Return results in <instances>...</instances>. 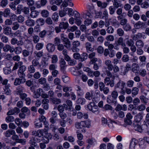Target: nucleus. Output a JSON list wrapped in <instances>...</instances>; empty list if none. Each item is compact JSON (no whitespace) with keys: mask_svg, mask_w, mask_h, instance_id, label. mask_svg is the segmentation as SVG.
Masks as SVG:
<instances>
[{"mask_svg":"<svg viewBox=\"0 0 149 149\" xmlns=\"http://www.w3.org/2000/svg\"><path fill=\"white\" fill-rule=\"evenodd\" d=\"M90 126V122L88 120L77 122L75 123V127L76 128L79 130L83 129L81 131L84 132H85L86 130L84 128L85 127L89 128Z\"/></svg>","mask_w":149,"mask_h":149,"instance_id":"1","label":"nucleus"},{"mask_svg":"<svg viewBox=\"0 0 149 149\" xmlns=\"http://www.w3.org/2000/svg\"><path fill=\"white\" fill-rule=\"evenodd\" d=\"M134 129L135 130L138 131L139 132H141L143 130L147 128L148 126L147 124H144L140 126L137 123H134Z\"/></svg>","mask_w":149,"mask_h":149,"instance_id":"2","label":"nucleus"},{"mask_svg":"<svg viewBox=\"0 0 149 149\" xmlns=\"http://www.w3.org/2000/svg\"><path fill=\"white\" fill-rule=\"evenodd\" d=\"M49 134L48 133L47 130L46 129L38 130L36 132V136L41 137H44L45 135L49 136Z\"/></svg>","mask_w":149,"mask_h":149,"instance_id":"3","label":"nucleus"},{"mask_svg":"<svg viewBox=\"0 0 149 149\" xmlns=\"http://www.w3.org/2000/svg\"><path fill=\"white\" fill-rule=\"evenodd\" d=\"M87 108L89 110L94 113L98 111V107L93 102H91L88 105Z\"/></svg>","mask_w":149,"mask_h":149,"instance_id":"4","label":"nucleus"},{"mask_svg":"<svg viewBox=\"0 0 149 149\" xmlns=\"http://www.w3.org/2000/svg\"><path fill=\"white\" fill-rule=\"evenodd\" d=\"M132 116L130 113H128L126 115V118L124 120L125 123L127 125H131L132 123L131 119H132Z\"/></svg>","mask_w":149,"mask_h":149,"instance_id":"5","label":"nucleus"},{"mask_svg":"<svg viewBox=\"0 0 149 149\" xmlns=\"http://www.w3.org/2000/svg\"><path fill=\"white\" fill-rule=\"evenodd\" d=\"M35 7H32L31 8V13L30 16L33 18H36L39 15V12L36 10H35Z\"/></svg>","mask_w":149,"mask_h":149,"instance_id":"6","label":"nucleus"},{"mask_svg":"<svg viewBox=\"0 0 149 149\" xmlns=\"http://www.w3.org/2000/svg\"><path fill=\"white\" fill-rule=\"evenodd\" d=\"M145 26V23L144 22L141 21H139L134 24V26L135 29H139L143 28Z\"/></svg>","mask_w":149,"mask_h":149,"instance_id":"7","label":"nucleus"},{"mask_svg":"<svg viewBox=\"0 0 149 149\" xmlns=\"http://www.w3.org/2000/svg\"><path fill=\"white\" fill-rule=\"evenodd\" d=\"M62 40L64 42V46L67 48H69L71 46V43L70 41L67 38L61 37Z\"/></svg>","mask_w":149,"mask_h":149,"instance_id":"8","label":"nucleus"},{"mask_svg":"<svg viewBox=\"0 0 149 149\" xmlns=\"http://www.w3.org/2000/svg\"><path fill=\"white\" fill-rule=\"evenodd\" d=\"M56 120V116H52L50 119V122L52 123L50 125V128L54 132H55L56 130V126L54 125V124L55 123Z\"/></svg>","mask_w":149,"mask_h":149,"instance_id":"9","label":"nucleus"},{"mask_svg":"<svg viewBox=\"0 0 149 149\" xmlns=\"http://www.w3.org/2000/svg\"><path fill=\"white\" fill-rule=\"evenodd\" d=\"M44 93V91L42 89L39 88L37 89L36 93L34 92L33 97L36 98H38Z\"/></svg>","mask_w":149,"mask_h":149,"instance_id":"10","label":"nucleus"},{"mask_svg":"<svg viewBox=\"0 0 149 149\" xmlns=\"http://www.w3.org/2000/svg\"><path fill=\"white\" fill-rule=\"evenodd\" d=\"M104 83L107 85H110V86L112 87L114 86V81L113 80H111L109 77H106L104 79Z\"/></svg>","mask_w":149,"mask_h":149,"instance_id":"11","label":"nucleus"},{"mask_svg":"<svg viewBox=\"0 0 149 149\" xmlns=\"http://www.w3.org/2000/svg\"><path fill=\"white\" fill-rule=\"evenodd\" d=\"M3 51L5 52H7L9 51L10 53L14 52V48L13 47H11L9 45H6L3 48Z\"/></svg>","mask_w":149,"mask_h":149,"instance_id":"12","label":"nucleus"},{"mask_svg":"<svg viewBox=\"0 0 149 149\" xmlns=\"http://www.w3.org/2000/svg\"><path fill=\"white\" fill-rule=\"evenodd\" d=\"M77 117L79 119H81L83 118L84 119H87L88 117V115L86 113H83L81 112L78 111L77 113Z\"/></svg>","mask_w":149,"mask_h":149,"instance_id":"13","label":"nucleus"},{"mask_svg":"<svg viewBox=\"0 0 149 149\" xmlns=\"http://www.w3.org/2000/svg\"><path fill=\"white\" fill-rule=\"evenodd\" d=\"M105 63L109 70L112 71L113 70V65L112 64L111 61L110 60H106L105 61Z\"/></svg>","mask_w":149,"mask_h":149,"instance_id":"14","label":"nucleus"},{"mask_svg":"<svg viewBox=\"0 0 149 149\" xmlns=\"http://www.w3.org/2000/svg\"><path fill=\"white\" fill-rule=\"evenodd\" d=\"M96 141L95 139L93 138H89L86 140V142L88 144L87 146V149H89L90 148V146L93 145L94 143Z\"/></svg>","mask_w":149,"mask_h":149,"instance_id":"15","label":"nucleus"},{"mask_svg":"<svg viewBox=\"0 0 149 149\" xmlns=\"http://www.w3.org/2000/svg\"><path fill=\"white\" fill-rule=\"evenodd\" d=\"M139 69V65L136 63H133L132 65V71L134 73H136Z\"/></svg>","mask_w":149,"mask_h":149,"instance_id":"16","label":"nucleus"},{"mask_svg":"<svg viewBox=\"0 0 149 149\" xmlns=\"http://www.w3.org/2000/svg\"><path fill=\"white\" fill-rule=\"evenodd\" d=\"M15 131L13 130H8L4 133L5 136L6 137H10L14 134H15Z\"/></svg>","mask_w":149,"mask_h":149,"instance_id":"17","label":"nucleus"},{"mask_svg":"<svg viewBox=\"0 0 149 149\" xmlns=\"http://www.w3.org/2000/svg\"><path fill=\"white\" fill-rule=\"evenodd\" d=\"M26 81V79L24 78L20 79L19 78H16L14 82V84L15 86H17L20 84L21 83H24Z\"/></svg>","mask_w":149,"mask_h":149,"instance_id":"18","label":"nucleus"},{"mask_svg":"<svg viewBox=\"0 0 149 149\" xmlns=\"http://www.w3.org/2000/svg\"><path fill=\"white\" fill-rule=\"evenodd\" d=\"M121 1H118L117 0H114L113 2V6L115 7L116 9L118 8L119 7H121L122 6V4L121 3Z\"/></svg>","mask_w":149,"mask_h":149,"instance_id":"19","label":"nucleus"},{"mask_svg":"<svg viewBox=\"0 0 149 149\" xmlns=\"http://www.w3.org/2000/svg\"><path fill=\"white\" fill-rule=\"evenodd\" d=\"M3 33L5 35L8 36L12 33V30L10 27L8 26L4 29Z\"/></svg>","mask_w":149,"mask_h":149,"instance_id":"20","label":"nucleus"},{"mask_svg":"<svg viewBox=\"0 0 149 149\" xmlns=\"http://www.w3.org/2000/svg\"><path fill=\"white\" fill-rule=\"evenodd\" d=\"M47 48L49 52H53L55 49V46L54 45L51 43H49L47 44Z\"/></svg>","mask_w":149,"mask_h":149,"instance_id":"21","label":"nucleus"},{"mask_svg":"<svg viewBox=\"0 0 149 149\" xmlns=\"http://www.w3.org/2000/svg\"><path fill=\"white\" fill-rule=\"evenodd\" d=\"M135 45L138 48H142L144 46V43L142 40H139L136 42Z\"/></svg>","mask_w":149,"mask_h":149,"instance_id":"22","label":"nucleus"},{"mask_svg":"<svg viewBox=\"0 0 149 149\" xmlns=\"http://www.w3.org/2000/svg\"><path fill=\"white\" fill-rule=\"evenodd\" d=\"M85 47L87 51L93 52L94 50V49L92 47L91 44L89 42H86L85 44Z\"/></svg>","mask_w":149,"mask_h":149,"instance_id":"23","label":"nucleus"},{"mask_svg":"<svg viewBox=\"0 0 149 149\" xmlns=\"http://www.w3.org/2000/svg\"><path fill=\"white\" fill-rule=\"evenodd\" d=\"M26 24L29 26H32L35 25L34 21L32 19H29L25 22Z\"/></svg>","mask_w":149,"mask_h":149,"instance_id":"24","label":"nucleus"},{"mask_svg":"<svg viewBox=\"0 0 149 149\" xmlns=\"http://www.w3.org/2000/svg\"><path fill=\"white\" fill-rule=\"evenodd\" d=\"M97 6L102 8H106L107 5V3L106 2L102 3L101 1H97Z\"/></svg>","mask_w":149,"mask_h":149,"instance_id":"25","label":"nucleus"},{"mask_svg":"<svg viewBox=\"0 0 149 149\" xmlns=\"http://www.w3.org/2000/svg\"><path fill=\"white\" fill-rule=\"evenodd\" d=\"M125 85V83L120 80L116 85V86L118 88H124Z\"/></svg>","mask_w":149,"mask_h":149,"instance_id":"26","label":"nucleus"},{"mask_svg":"<svg viewBox=\"0 0 149 149\" xmlns=\"http://www.w3.org/2000/svg\"><path fill=\"white\" fill-rule=\"evenodd\" d=\"M117 42L118 45H120L121 46V47L126 46L125 43L124 42L123 39L122 37L119 38Z\"/></svg>","mask_w":149,"mask_h":149,"instance_id":"27","label":"nucleus"},{"mask_svg":"<svg viewBox=\"0 0 149 149\" xmlns=\"http://www.w3.org/2000/svg\"><path fill=\"white\" fill-rule=\"evenodd\" d=\"M137 145V141L135 140H132L130 144V149H135Z\"/></svg>","mask_w":149,"mask_h":149,"instance_id":"28","label":"nucleus"},{"mask_svg":"<svg viewBox=\"0 0 149 149\" xmlns=\"http://www.w3.org/2000/svg\"><path fill=\"white\" fill-rule=\"evenodd\" d=\"M10 87V85L8 84L7 86H5V87L3 88L4 93L7 95H8L10 93L11 91L9 88Z\"/></svg>","mask_w":149,"mask_h":149,"instance_id":"29","label":"nucleus"},{"mask_svg":"<svg viewBox=\"0 0 149 149\" xmlns=\"http://www.w3.org/2000/svg\"><path fill=\"white\" fill-rule=\"evenodd\" d=\"M49 136H48L45 135L44 137H42V142L44 143H49V138L51 137V135L49 134Z\"/></svg>","mask_w":149,"mask_h":149,"instance_id":"30","label":"nucleus"},{"mask_svg":"<svg viewBox=\"0 0 149 149\" xmlns=\"http://www.w3.org/2000/svg\"><path fill=\"white\" fill-rule=\"evenodd\" d=\"M88 54L86 53H83L80 55V61L83 62L86 60L88 58Z\"/></svg>","mask_w":149,"mask_h":149,"instance_id":"31","label":"nucleus"},{"mask_svg":"<svg viewBox=\"0 0 149 149\" xmlns=\"http://www.w3.org/2000/svg\"><path fill=\"white\" fill-rule=\"evenodd\" d=\"M69 26V24L68 22H61L59 25V27L64 29H67Z\"/></svg>","mask_w":149,"mask_h":149,"instance_id":"32","label":"nucleus"},{"mask_svg":"<svg viewBox=\"0 0 149 149\" xmlns=\"http://www.w3.org/2000/svg\"><path fill=\"white\" fill-rule=\"evenodd\" d=\"M131 91L132 97H134L135 96L137 95L138 93L139 89L137 87H133Z\"/></svg>","mask_w":149,"mask_h":149,"instance_id":"33","label":"nucleus"},{"mask_svg":"<svg viewBox=\"0 0 149 149\" xmlns=\"http://www.w3.org/2000/svg\"><path fill=\"white\" fill-rule=\"evenodd\" d=\"M24 88L22 86H19L17 87L16 89V92L17 94H19L22 93L24 90Z\"/></svg>","mask_w":149,"mask_h":149,"instance_id":"34","label":"nucleus"},{"mask_svg":"<svg viewBox=\"0 0 149 149\" xmlns=\"http://www.w3.org/2000/svg\"><path fill=\"white\" fill-rule=\"evenodd\" d=\"M142 37V33H138L137 34L134 35L133 36V39L134 40L139 39Z\"/></svg>","mask_w":149,"mask_h":149,"instance_id":"35","label":"nucleus"},{"mask_svg":"<svg viewBox=\"0 0 149 149\" xmlns=\"http://www.w3.org/2000/svg\"><path fill=\"white\" fill-rule=\"evenodd\" d=\"M10 14V10L8 8L5 9L3 12V15L5 17H7Z\"/></svg>","mask_w":149,"mask_h":149,"instance_id":"36","label":"nucleus"},{"mask_svg":"<svg viewBox=\"0 0 149 149\" xmlns=\"http://www.w3.org/2000/svg\"><path fill=\"white\" fill-rule=\"evenodd\" d=\"M65 11H68V14L70 16H71L73 15V14L75 12L71 8H67L65 9Z\"/></svg>","mask_w":149,"mask_h":149,"instance_id":"37","label":"nucleus"},{"mask_svg":"<svg viewBox=\"0 0 149 149\" xmlns=\"http://www.w3.org/2000/svg\"><path fill=\"white\" fill-rule=\"evenodd\" d=\"M41 13L42 16L43 17H47L49 15L48 11L46 10H42Z\"/></svg>","mask_w":149,"mask_h":149,"instance_id":"38","label":"nucleus"},{"mask_svg":"<svg viewBox=\"0 0 149 149\" xmlns=\"http://www.w3.org/2000/svg\"><path fill=\"white\" fill-rule=\"evenodd\" d=\"M140 5L141 7L143 8L147 9L149 7V3L147 1L143 2Z\"/></svg>","mask_w":149,"mask_h":149,"instance_id":"39","label":"nucleus"},{"mask_svg":"<svg viewBox=\"0 0 149 149\" xmlns=\"http://www.w3.org/2000/svg\"><path fill=\"white\" fill-rule=\"evenodd\" d=\"M14 120V118L13 116H8L6 118V121L8 123L13 122Z\"/></svg>","mask_w":149,"mask_h":149,"instance_id":"40","label":"nucleus"},{"mask_svg":"<svg viewBox=\"0 0 149 149\" xmlns=\"http://www.w3.org/2000/svg\"><path fill=\"white\" fill-rule=\"evenodd\" d=\"M13 26L12 27V29L14 30H16L18 29L19 27V24L16 22H15L13 23Z\"/></svg>","mask_w":149,"mask_h":149,"instance_id":"41","label":"nucleus"},{"mask_svg":"<svg viewBox=\"0 0 149 149\" xmlns=\"http://www.w3.org/2000/svg\"><path fill=\"white\" fill-rule=\"evenodd\" d=\"M109 14L111 15H112L115 13L116 9L113 6H110L109 8Z\"/></svg>","mask_w":149,"mask_h":149,"instance_id":"42","label":"nucleus"},{"mask_svg":"<svg viewBox=\"0 0 149 149\" xmlns=\"http://www.w3.org/2000/svg\"><path fill=\"white\" fill-rule=\"evenodd\" d=\"M143 116L141 114L139 113L137 114L136 116V122H139L142 119Z\"/></svg>","mask_w":149,"mask_h":149,"instance_id":"43","label":"nucleus"},{"mask_svg":"<svg viewBox=\"0 0 149 149\" xmlns=\"http://www.w3.org/2000/svg\"><path fill=\"white\" fill-rule=\"evenodd\" d=\"M128 37L126 39H128ZM126 44L129 47L133 45L134 44V41L131 39H128L126 41Z\"/></svg>","mask_w":149,"mask_h":149,"instance_id":"44","label":"nucleus"},{"mask_svg":"<svg viewBox=\"0 0 149 149\" xmlns=\"http://www.w3.org/2000/svg\"><path fill=\"white\" fill-rule=\"evenodd\" d=\"M22 49L20 47H17L14 49V51L16 54H19L22 52Z\"/></svg>","mask_w":149,"mask_h":149,"instance_id":"45","label":"nucleus"},{"mask_svg":"<svg viewBox=\"0 0 149 149\" xmlns=\"http://www.w3.org/2000/svg\"><path fill=\"white\" fill-rule=\"evenodd\" d=\"M129 56L127 54H126L123 55L121 59L123 62H126L129 61Z\"/></svg>","mask_w":149,"mask_h":149,"instance_id":"46","label":"nucleus"},{"mask_svg":"<svg viewBox=\"0 0 149 149\" xmlns=\"http://www.w3.org/2000/svg\"><path fill=\"white\" fill-rule=\"evenodd\" d=\"M134 83L133 80H130L128 81L126 83L127 86L129 88L132 87L134 85Z\"/></svg>","mask_w":149,"mask_h":149,"instance_id":"47","label":"nucleus"},{"mask_svg":"<svg viewBox=\"0 0 149 149\" xmlns=\"http://www.w3.org/2000/svg\"><path fill=\"white\" fill-rule=\"evenodd\" d=\"M8 4V0H2L1 2L0 5L3 8L5 7Z\"/></svg>","mask_w":149,"mask_h":149,"instance_id":"48","label":"nucleus"},{"mask_svg":"<svg viewBox=\"0 0 149 149\" xmlns=\"http://www.w3.org/2000/svg\"><path fill=\"white\" fill-rule=\"evenodd\" d=\"M117 34L120 36H122L124 34L123 30L121 28H119L117 30Z\"/></svg>","mask_w":149,"mask_h":149,"instance_id":"49","label":"nucleus"},{"mask_svg":"<svg viewBox=\"0 0 149 149\" xmlns=\"http://www.w3.org/2000/svg\"><path fill=\"white\" fill-rule=\"evenodd\" d=\"M43 46V44L42 43H38L36 44V49L39 50L42 49Z\"/></svg>","mask_w":149,"mask_h":149,"instance_id":"50","label":"nucleus"},{"mask_svg":"<svg viewBox=\"0 0 149 149\" xmlns=\"http://www.w3.org/2000/svg\"><path fill=\"white\" fill-rule=\"evenodd\" d=\"M76 102L78 104H83L85 102V100L83 98H80L77 100Z\"/></svg>","mask_w":149,"mask_h":149,"instance_id":"51","label":"nucleus"},{"mask_svg":"<svg viewBox=\"0 0 149 149\" xmlns=\"http://www.w3.org/2000/svg\"><path fill=\"white\" fill-rule=\"evenodd\" d=\"M118 93L116 91H113L111 93V96L114 99H116L118 97Z\"/></svg>","mask_w":149,"mask_h":149,"instance_id":"52","label":"nucleus"},{"mask_svg":"<svg viewBox=\"0 0 149 149\" xmlns=\"http://www.w3.org/2000/svg\"><path fill=\"white\" fill-rule=\"evenodd\" d=\"M131 65L128 63H127L126 65V69L124 70V71L123 72H122V74L123 75H125L127 72L128 70H129L131 68Z\"/></svg>","mask_w":149,"mask_h":149,"instance_id":"53","label":"nucleus"},{"mask_svg":"<svg viewBox=\"0 0 149 149\" xmlns=\"http://www.w3.org/2000/svg\"><path fill=\"white\" fill-rule=\"evenodd\" d=\"M28 71L31 73H33L35 72V69L34 66L32 65H30L28 67Z\"/></svg>","mask_w":149,"mask_h":149,"instance_id":"54","label":"nucleus"},{"mask_svg":"<svg viewBox=\"0 0 149 149\" xmlns=\"http://www.w3.org/2000/svg\"><path fill=\"white\" fill-rule=\"evenodd\" d=\"M102 18L105 19V20L107 19L108 17V14L107 11L106 10H105L103 12Z\"/></svg>","mask_w":149,"mask_h":149,"instance_id":"55","label":"nucleus"},{"mask_svg":"<svg viewBox=\"0 0 149 149\" xmlns=\"http://www.w3.org/2000/svg\"><path fill=\"white\" fill-rule=\"evenodd\" d=\"M139 74L142 77H145L147 74L146 71L145 69H142L139 71Z\"/></svg>","mask_w":149,"mask_h":149,"instance_id":"56","label":"nucleus"},{"mask_svg":"<svg viewBox=\"0 0 149 149\" xmlns=\"http://www.w3.org/2000/svg\"><path fill=\"white\" fill-rule=\"evenodd\" d=\"M124 8L126 11L129 10L131 8V6L129 3H126L124 5Z\"/></svg>","mask_w":149,"mask_h":149,"instance_id":"57","label":"nucleus"},{"mask_svg":"<svg viewBox=\"0 0 149 149\" xmlns=\"http://www.w3.org/2000/svg\"><path fill=\"white\" fill-rule=\"evenodd\" d=\"M34 125L35 127L38 128L42 127V124L40 121L39 122H35L34 123Z\"/></svg>","mask_w":149,"mask_h":149,"instance_id":"58","label":"nucleus"},{"mask_svg":"<svg viewBox=\"0 0 149 149\" xmlns=\"http://www.w3.org/2000/svg\"><path fill=\"white\" fill-rule=\"evenodd\" d=\"M21 111L22 112L24 113H29L30 110L26 107H23L21 109Z\"/></svg>","mask_w":149,"mask_h":149,"instance_id":"59","label":"nucleus"},{"mask_svg":"<svg viewBox=\"0 0 149 149\" xmlns=\"http://www.w3.org/2000/svg\"><path fill=\"white\" fill-rule=\"evenodd\" d=\"M122 48L123 49V53L125 54L128 53L130 51L129 49L126 46H123Z\"/></svg>","mask_w":149,"mask_h":149,"instance_id":"60","label":"nucleus"},{"mask_svg":"<svg viewBox=\"0 0 149 149\" xmlns=\"http://www.w3.org/2000/svg\"><path fill=\"white\" fill-rule=\"evenodd\" d=\"M123 29L126 31H130L131 29V26L128 24H126L123 26Z\"/></svg>","mask_w":149,"mask_h":149,"instance_id":"61","label":"nucleus"},{"mask_svg":"<svg viewBox=\"0 0 149 149\" xmlns=\"http://www.w3.org/2000/svg\"><path fill=\"white\" fill-rule=\"evenodd\" d=\"M77 138L78 140H82L83 138V136L82 134L78 131L77 132Z\"/></svg>","mask_w":149,"mask_h":149,"instance_id":"62","label":"nucleus"},{"mask_svg":"<svg viewBox=\"0 0 149 149\" xmlns=\"http://www.w3.org/2000/svg\"><path fill=\"white\" fill-rule=\"evenodd\" d=\"M36 22L38 24H40L41 25H43L45 23L44 20L42 18H39L37 20Z\"/></svg>","mask_w":149,"mask_h":149,"instance_id":"63","label":"nucleus"},{"mask_svg":"<svg viewBox=\"0 0 149 149\" xmlns=\"http://www.w3.org/2000/svg\"><path fill=\"white\" fill-rule=\"evenodd\" d=\"M106 38L107 41H113L114 39V37L112 35H109L107 36Z\"/></svg>","mask_w":149,"mask_h":149,"instance_id":"64","label":"nucleus"}]
</instances>
